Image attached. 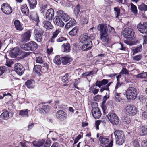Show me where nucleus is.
<instances>
[{
  "label": "nucleus",
  "mask_w": 147,
  "mask_h": 147,
  "mask_svg": "<svg viewBox=\"0 0 147 147\" xmlns=\"http://www.w3.org/2000/svg\"><path fill=\"white\" fill-rule=\"evenodd\" d=\"M97 29L100 31V39L101 40L105 43H108L109 41V39L107 24H100L97 26Z\"/></svg>",
  "instance_id": "f257e3e1"
},
{
  "label": "nucleus",
  "mask_w": 147,
  "mask_h": 147,
  "mask_svg": "<svg viewBox=\"0 0 147 147\" xmlns=\"http://www.w3.org/2000/svg\"><path fill=\"white\" fill-rule=\"evenodd\" d=\"M80 42L83 44L82 49L84 51L90 49L92 47V41L89 40L88 35L87 33L83 34L79 38Z\"/></svg>",
  "instance_id": "f03ea898"
},
{
  "label": "nucleus",
  "mask_w": 147,
  "mask_h": 147,
  "mask_svg": "<svg viewBox=\"0 0 147 147\" xmlns=\"http://www.w3.org/2000/svg\"><path fill=\"white\" fill-rule=\"evenodd\" d=\"M114 134L116 138V144L119 145H122L125 139L123 131L121 130H116L114 131Z\"/></svg>",
  "instance_id": "7ed1b4c3"
},
{
  "label": "nucleus",
  "mask_w": 147,
  "mask_h": 147,
  "mask_svg": "<svg viewBox=\"0 0 147 147\" xmlns=\"http://www.w3.org/2000/svg\"><path fill=\"white\" fill-rule=\"evenodd\" d=\"M126 96L128 99L134 100L137 97L138 90L135 88L131 87L128 88L126 90Z\"/></svg>",
  "instance_id": "20e7f679"
},
{
  "label": "nucleus",
  "mask_w": 147,
  "mask_h": 147,
  "mask_svg": "<svg viewBox=\"0 0 147 147\" xmlns=\"http://www.w3.org/2000/svg\"><path fill=\"white\" fill-rule=\"evenodd\" d=\"M20 47L23 50L26 51H33L36 50L38 48L37 44L34 41H31L30 42L21 45Z\"/></svg>",
  "instance_id": "39448f33"
},
{
  "label": "nucleus",
  "mask_w": 147,
  "mask_h": 147,
  "mask_svg": "<svg viewBox=\"0 0 147 147\" xmlns=\"http://www.w3.org/2000/svg\"><path fill=\"white\" fill-rule=\"evenodd\" d=\"M124 111L128 115L133 116L137 113V109L134 106L128 105L125 107Z\"/></svg>",
  "instance_id": "423d86ee"
},
{
  "label": "nucleus",
  "mask_w": 147,
  "mask_h": 147,
  "mask_svg": "<svg viewBox=\"0 0 147 147\" xmlns=\"http://www.w3.org/2000/svg\"><path fill=\"white\" fill-rule=\"evenodd\" d=\"M108 117L109 120L112 123L117 125L119 123V119L113 111L109 112L108 115Z\"/></svg>",
  "instance_id": "0eeeda50"
},
{
  "label": "nucleus",
  "mask_w": 147,
  "mask_h": 147,
  "mask_svg": "<svg viewBox=\"0 0 147 147\" xmlns=\"http://www.w3.org/2000/svg\"><path fill=\"white\" fill-rule=\"evenodd\" d=\"M123 36L126 38H131L134 37V32L131 28H126L123 32Z\"/></svg>",
  "instance_id": "6e6552de"
},
{
  "label": "nucleus",
  "mask_w": 147,
  "mask_h": 147,
  "mask_svg": "<svg viewBox=\"0 0 147 147\" xmlns=\"http://www.w3.org/2000/svg\"><path fill=\"white\" fill-rule=\"evenodd\" d=\"M137 28L140 33L147 34V22H144L142 24L140 23L137 25Z\"/></svg>",
  "instance_id": "1a4fd4ad"
},
{
  "label": "nucleus",
  "mask_w": 147,
  "mask_h": 147,
  "mask_svg": "<svg viewBox=\"0 0 147 147\" xmlns=\"http://www.w3.org/2000/svg\"><path fill=\"white\" fill-rule=\"evenodd\" d=\"M1 8L3 12L6 14H9L12 11L11 7L7 3L3 4L1 5Z\"/></svg>",
  "instance_id": "9d476101"
},
{
  "label": "nucleus",
  "mask_w": 147,
  "mask_h": 147,
  "mask_svg": "<svg viewBox=\"0 0 147 147\" xmlns=\"http://www.w3.org/2000/svg\"><path fill=\"white\" fill-rule=\"evenodd\" d=\"M14 69L16 73L20 76L22 75L25 70L23 66L20 63L15 64Z\"/></svg>",
  "instance_id": "9b49d317"
},
{
  "label": "nucleus",
  "mask_w": 147,
  "mask_h": 147,
  "mask_svg": "<svg viewBox=\"0 0 147 147\" xmlns=\"http://www.w3.org/2000/svg\"><path fill=\"white\" fill-rule=\"evenodd\" d=\"M56 117L58 119L63 121L67 117V114L63 110H59L56 113Z\"/></svg>",
  "instance_id": "f8f14e48"
},
{
  "label": "nucleus",
  "mask_w": 147,
  "mask_h": 147,
  "mask_svg": "<svg viewBox=\"0 0 147 147\" xmlns=\"http://www.w3.org/2000/svg\"><path fill=\"white\" fill-rule=\"evenodd\" d=\"M35 39L38 42H41L42 40L43 32L42 30L39 29L35 31Z\"/></svg>",
  "instance_id": "ddd939ff"
},
{
  "label": "nucleus",
  "mask_w": 147,
  "mask_h": 147,
  "mask_svg": "<svg viewBox=\"0 0 147 147\" xmlns=\"http://www.w3.org/2000/svg\"><path fill=\"white\" fill-rule=\"evenodd\" d=\"M92 113L93 116L96 119L99 118L101 115L100 110L98 107H94L92 110Z\"/></svg>",
  "instance_id": "4468645a"
},
{
  "label": "nucleus",
  "mask_w": 147,
  "mask_h": 147,
  "mask_svg": "<svg viewBox=\"0 0 147 147\" xmlns=\"http://www.w3.org/2000/svg\"><path fill=\"white\" fill-rule=\"evenodd\" d=\"M31 36V32L30 30H28L21 36V41L22 42H26L30 40Z\"/></svg>",
  "instance_id": "2eb2a0df"
},
{
  "label": "nucleus",
  "mask_w": 147,
  "mask_h": 147,
  "mask_svg": "<svg viewBox=\"0 0 147 147\" xmlns=\"http://www.w3.org/2000/svg\"><path fill=\"white\" fill-rule=\"evenodd\" d=\"M13 112L10 111L9 112L7 111H4L0 115V117L3 118L4 120H7L10 117L13 116Z\"/></svg>",
  "instance_id": "dca6fc26"
},
{
  "label": "nucleus",
  "mask_w": 147,
  "mask_h": 147,
  "mask_svg": "<svg viewBox=\"0 0 147 147\" xmlns=\"http://www.w3.org/2000/svg\"><path fill=\"white\" fill-rule=\"evenodd\" d=\"M54 11L52 8L49 9L46 13V18L47 20H51L54 16Z\"/></svg>",
  "instance_id": "f3484780"
},
{
  "label": "nucleus",
  "mask_w": 147,
  "mask_h": 147,
  "mask_svg": "<svg viewBox=\"0 0 147 147\" xmlns=\"http://www.w3.org/2000/svg\"><path fill=\"white\" fill-rule=\"evenodd\" d=\"M30 110L26 109L19 111V115L21 117H27L29 116V113Z\"/></svg>",
  "instance_id": "a211bd4d"
},
{
  "label": "nucleus",
  "mask_w": 147,
  "mask_h": 147,
  "mask_svg": "<svg viewBox=\"0 0 147 147\" xmlns=\"http://www.w3.org/2000/svg\"><path fill=\"white\" fill-rule=\"evenodd\" d=\"M31 18L34 22H36V24L37 26H38V24L39 22V18L36 12H33L31 13L30 14Z\"/></svg>",
  "instance_id": "6ab92c4d"
},
{
  "label": "nucleus",
  "mask_w": 147,
  "mask_h": 147,
  "mask_svg": "<svg viewBox=\"0 0 147 147\" xmlns=\"http://www.w3.org/2000/svg\"><path fill=\"white\" fill-rule=\"evenodd\" d=\"M58 15L62 18L65 22L68 21L70 19L69 16L67 14L64 13L62 10L57 11Z\"/></svg>",
  "instance_id": "aec40b11"
},
{
  "label": "nucleus",
  "mask_w": 147,
  "mask_h": 147,
  "mask_svg": "<svg viewBox=\"0 0 147 147\" xmlns=\"http://www.w3.org/2000/svg\"><path fill=\"white\" fill-rule=\"evenodd\" d=\"M55 24L60 27H63L64 25V23L58 16H56L53 20Z\"/></svg>",
  "instance_id": "412c9836"
},
{
  "label": "nucleus",
  "mask_w": 147,
  "mask_h": 147,
  "mask_svg": "<svg viewBox=\"0 0 147 147\" xmlns=\"http://www.w3.org/2000/svg\"><path fill=\"white\" fill-rule=\"evenodd\" d=\"M61 32L60 29H57L53 33L52 36L50 39V41L52 43H53L56 40V38L57 37L58 34Z\"/></svg>",
  "instance_id": "4be33fe9"
},
{
  "label": "nucleus",
  "mask_w": 147,
  "mask_h": 147,
  "mask_svg": "<svg viewBox=\"0 0 147 147\" xmlns=\"http://www.w3.org/2000/svg\"><path fill=\"white\" fill-rule=\"evenodd\" d=\"M109 81V80H108L104 79L101 81H97L95 84L96 86L100 88L101 86L105 85Z\"/></svg>",
  "instance_id": "5701e85b"
},
{
  "label": "nucleus",
  "mask_w": 147,
  "mask_h": 147,
  "mask_svg": "<svg viewBox=\"0 0 147 147\" xmlns=\"http://www.w3.org/2000/svg\"><path fill=\"white\" fill-rule=\"evenodd\" d=\"M35 82L33 80H28L25 82V84L27 88L29 89H32L34 87Z\"/></svg>",
  "instance_id": "b1692460"
},
{
  "label": "nucleus",
  "mask_w": 147,
  "mask_h": 147,
  "mask_svg": "<svg viewBox=\"0 0 147 147\" xmlns=\"http://www.w3.org/2000/svg\"><path fill=\"white\" fill-rule=\"evenodd\" d=\"M61 61L63 65H65L71 62L72 61V59L71 57L68 56L63 57H62Z\"/></svg>",
  "instance_id": "393cba45"
},
{
  "label": "nucleus",
  "mask_w": 147,
  "mask_h": 147,
  "mask_svg": "<svg viewBox=\"0 0 147 147\" xmlns=\"http://www.w3.org/2000/svg\"><path fill=\"white\" fill-rule=\"evenodd\" d=\"M45 140H41L38 141H36L33 142V144L34 146L36 147H40L43 145Z\"/></svg>",
  "instance_id": "a878e982"
},
{
  "label": "nucleus",
  "mask_w": 147,
  "mask_h": 147,
  "mask_svg": "<svg viewBox=\"0 0 147 147\" xmlns=\"http://www.w3.org/2000/svg\"><path fill=\"white\" fill-rule=\"evenodd\" d=\"M99 141L101 144H107L109 142L108 138L103 136H100L99 138Z\"/></svg>",
  "instance_id": "bb28decb"
},
{
  "label": "nucleus",
  "mask_w": 147,
  "mask_h": 147,
  "mask_svg": "<svg viewBox=\"0 0 147 147\" xmlns=\"http://www.w3.org/2000/svg\"><path fill=\"white\" fill-rule=\"evenodd\" d=\"M30 7L31 9H34L37 4L36 0H28Z\"/></svg>",
  "instance_id": "cd10ccee"
},
{
  "label": "nucleus",
  "mask_w": 147,
  "mask_h": 147,
  "mask_svg": "<svg viewBox=\"0 0 147 147\" xmlns=\"http://www.w3.org/2000/svg\"><path fill=\"white\" fill-rule=\"evenodd\" d=\"M21 10L23 14H27L29 13V9L26 4H24L21 6Z\"/></svg>",
  "instance_id": "c85d7f7f"
},
{
  "label": "nucleus",
  "mask_w": 147,
  "mask_h": 147,
  "mask_svg": "<svg viewBox=\"0 0 147 147\" xmlns=\"http://www.w3.org/2000/svg\"><path fill=\"white\" fill-rule=\"evenodd\" d=\"M96 84H93L90 88L89 91L94 94H97L98 92L99 89H96Z\"/></svg>",
  "instance_id": "c756f323"
},
{
  "label": "nucleus",
  "mask_w": 147,
  "mask_h": 147,
  "mask_svg": "<svg viewBox=\"0 0 147 147\" xmlns=\"http://www.w3.org/2000/svg\"><path fill=\"white\" fill-rule=\"evenodd\" d=\"M41 66L40 65H36L34 66L33 71L39 75L41 74Z\"/></svg>",
  "instance_id": "7c9ffc66"
},
{
  "label": "nucleus",
  "mask_w": 147,
  "mask_h": 147,
  "mask_svg": "<svg viewBox=\"0 0 147 147\" xmlns=\"http://www.w3.org/2000/svg\"><path fill=\"white\" fill-rule=\"evenodd\" d=\"M76 23V21L74 19H71V20L66 25L65 27L66 29H68L70 27H72L74 26Z\"/></svg>",
  "instance_id": "2f4dec72"
},
{
  "label": "nucleus",
  "mask_w": 147,
  "mask_h": 147,
  "mask_svg": "<svg viewBox=\"0 0 147 147\" xmlns=\"http://www.w3.org/2000/svg\"><path fill=\"white\" fill-rule=\"evenodd\" d=\"M140 134L141 136L147 134V127H146L142 126L140 129Z\"/></svg>",
  "instance_id": "473e14b6"
},
{
  "label": "nucleus",
  "mask_w": 147,
  "mask_h": 147,
  "mask_svg": "<svg viewBox=\"0 0 147 147\" xmlns=\"http://www.w3.org/2000/svg\"><path fill=\"white\" fill-rule=\"evenodd\" d=\"M44 27L45 28L47 29H52L53 28V26L51 23L48 21H45L43 23Z\"/></svg>",
  "instance_id": "72a5a7b5"
},
{
  "label": "nucleus",
  "mask_w": 147,
  "mask_h": 147,
  "mask_svg": "<svg viewBox=\"0 0 147 147\" xmlns=\"http://www.w3.org/2000/svg\"><path fill=\"white\" fill-rule=\"evenodd\" d=\"M61 58L62 57L59 56H56L53 60L54 62L57 65L60 64L62 62Z\"/></svg>",
  "instance_id": "f704fd0d"
},
{
  "label": "nucleus",
  "mask_w": 147,
  "mask_h": 147,
  "mask_svg": "<svg viewBox=\"0 0 147 147\" xmlns=\"http://www.w3.org/2000/svg\"><path fill=\"white\" fill-rule=\"evenodd\" d=\"M12 53L16 57L17 55H20L21 53V52L20 50L18 47H16L13 49Z\"/></svg>",
  "instance_id": "c9c22d12"
},
{
  "label": "nucleus",
  "mask_w": 147,
  "mask_h": 147,
  "mask_svg": "<svg viewBox=\"0 0 147 147\" xmlns=\"http://www.w3.org/2000/svg\"><path fill=\"white\" fill-rule=\"evenodd\" d=\"M14 25L16 29L19 30H22V28L20 24L19 21L16 20L14 22Z\"/></svg>",
  "instance_id": "e433bc0d"
},
{
  "label": "nucleus",
  "mask_w": 147,
  "mask_h": 147,
  "mask_svg": "<svg viewBox=\"0 0 147 147\" xmlns=\"http://www.w3.org/2000/svg\"><path fill=\"white\" fill-rule=\"evenodd\" d=\"M62 47L64 48V51L68 52L70 51V45L68 43L63 44L62 45Z\"/></svg>",
  "instance_id": "4c0bfd02"
},
{
  "label": "nucleus",
  "mask_w": 147,
  "mask_h": 147,
  "mask_svg": "<svg viewBox=\"0 0 147 147\" xmlns=\"http://www.w3.org/2000/svg\"><path fill=\"white\" fill-rule=\"evenodd\" d=\"M121 119L123 122L126 124H129L131 121L130 118L127 116H123L122 117Z\"/></svg>",
  "instance_id": "58836bf2"
},
{
  "label": "nucleus",
  "mask_w": 147,
  "mask_h": 147,
  "mask_svg": "<svg viewBox=\"0 0 147 147\" xmlns=\"http://www.w3.org/2000/svg\"><path fill=\"white\" fill-rule=\"evenodd\" d=\"M115 92V100L117 102H120L122 99L120 95L121 94L117 92L116 91L114 92Z\"/></svg>",
  "instance_id": "ea45409f"
},
{
  "label": "nucleus",
  "mask_w": 147,
  "mask_h": 147,
  "mask_svg": "<svg viewBox=\"0 0 147 147\" xmlns=\"http://www.w3.org/2000/svg\"><path fill=\"white\" fill-rule=\"evenodd\" d=\"M130 6L131 12L134 14H137L138 11L137 7L132 3H131Z\"/></svg>",
  "instance_id": "a19ab883"
},
{
  "label": "nucleus",
  "mask_w": 147,
  "mask_h": 147,
  "mask_svg": "<svg viewBox=\"0 0 147 147\" xmlns=\"http://www.w3.org/2000/svg\"><path fill=\"white\" fill-rule=\"evenodd\" d=\"M80 11V5L79 4H78L76 7H75L74 10V13L76 16V17H78L79 13Z\"/></svg>",
  "instance_id": "79ce46f5"
},
{
  "label": "nucleus",
  "mask_w": 147,
  "mask_h": 147,
  "mask_svg": "<svg viewBox=\"0 0 147 147\" xmlns=\"http://www.w3.org/2000/svg\"><path fill=\"white\" fill-rule=\"evenodd\" d=\"M77 31L78 29L76 27H75L69 32V34L72 36H74L76 34Z\"/></svg>",
  "instance_id": "37998d69"
},
{
  "label": "nucleus",
  "mask_w": 147,
  "mask_h": 147,
  "mask_svg": "<svg viewBox=\"0 0 147 147\" xmlns=\"http://www.w3.org/2000/svg\"><path fill=\"white\" fill-rule=\"evenodd\" d=\"M138 9L141 11L147 10V5L144 3H142L138 5Z\"/></svg>",
  "instance_id": "c03bdc74"
},
{
  "label": "nucleus",
  "mask_w": 147,
  "mask_h": 147,
  "mask_svg": "<svg viewBox=\"0 0 147 147\" xmlns=\"http://www.w3.org/2000/svg\"><path fill=\"white\" fill-rule=\"evenodd\" d=\"M39 107H42L43 109H44V111L45 112H48L49 110V107L47 105L40 104L39 105Z\"/></svg>",
  "instance_id": "a18cd8bd"
},
{
  "label": "nucleus",
  "mask_w": 147,
  "mask_h": 147,
  "mask_svg": "<svg viewBox=\"0 0 147 147\" xmlns=\"http://www.w3.org/2000/svg\"><path fill=\"white\" fill-rule=\"evenodd\" d=\"M93 71H89L86 72L82 74L81 75L82 77H85L86 76H89L92 75L93 74Z\"/></svg>",
  "instance_id": "49530a36"
},
{
  "label": "nucleus",
  "mask_w": 147,
  "mask_h": 147,
  "mask_svg": "<svg viewBox=\"0 0 147 147\" xmlns=\"http://www.w3.org/2000/svg\"><path fill=\"white\" fill-rule=\"evenodd\" d=\"M136 77L138 78H145L147 77V73L144 72L138 74L136 75Z\"/></svg>",
  "instance_id": "de8ad7c7"
},
{
  "label": "nucleus",
  "mask_w": 147,
  "mask_h": 147,
  "mask_svg": "<svg viewBox=\"0 0 147 147\" xmlns=\"http://www.w3.org/2000/svg\"><path fill=\"white\" fill-rule=\"evenodd\" d=\"M115 11V14L116 18H118L120 15V10L119 8L118 7H115L114 8Z\"/></svg>",
  "instance_id": "09e8293b"
},
{
  "label": "nucleus",
  "mask_w": 147,
  "mask_h": 147,
  "mask_svg": "<svg viewBox=\"0 0 147 147\" xmlns=\"http://www.w3.org/2000/svg\"><path fill=\"white\" fill-rule=\"evenodd\" d=\"M13 61L12 60L8 59L6 58V65L9 67H11V65L13 64Z\"/></svg>",
  "instance_id": "8fccbe9b"
},
{
  "label": "nucleus",
  "mask_w": 147,
  "mask_h": 147,
  "mask_svg": "<svg viewBox=\"0 0 147 147\" xmlns=\"http://www.w3.org/2000/svg\"><path fill=\"white\" fill-rule=\"evenodd\" d=\"M142 48V47L141 46L135 48L133 50V54H135L138 52H140Z\"/></svg>",
  "instance_id": "3c124183"
},
{
  "label": "nucleus",
  "mask_w": 147,
  "mask_h": 147,
  "mask_svg": "<svg viewBox=\"0 0 147 147\" xmlns=\"http://www.w3.org/2000/svg\"><path fill=\"white\" fill-rule=\"evenodd\" d=\"M36 61L37 63L40 64H42L43 62L42 57H36Z\"/></svg>",
  "instance_id": "603ef678"
},
{
  "label": "nucleus",
  "mask_w": 147,
  "mask_h": 147,
  "mask_svg": "<svg viewBox=\"0 0 147 147\" xmlns=\"http://www.w3.org/2000/svg\"><path fill=\"white\" fill-rule=\"evenodd\" d=\"M132 145L134 147H139L140 145L138 141L135 140L132 142Z\"/></svg>",
  "instance_id": "864d4df0"
},
{
  "label": "nucleus",
  "mask_w": 147,
  "mask_h": 147,
  "mask_svg": "<svg viewBox=\"0 0 147 147\" xmlns=\"http://www.w3.org/2000/svg\"><path fill=\"white\" fill-rule=\"evenodd\" d=\"M31 53V52H23L22 54V58H24L30 55Z\"/></svg>",
  "instance_id": "5fc2aeb1"
},
{
  "label": "nucleus",
  "mask_w": 147,
  "mask_h": 147,
  "mask_svg": "<svg viewBox=\"0 0 147 147\" xmlns=\"http://www.w3.org/2000/svg\"><path fill=\"white\" fill-rule=\"evenodd\" d=\"M119 49L121 50H125L126 49V47H124L123 45L121 43H119L118 45Z\"/></svg>",
  "instance_id": "6e6d98bb"
},
{
  "label": "nucleus",
  "mask_w": 147,
  "mask_h": 147,
  "mask_svg": "<svg viewBox=\"0 0 147 147\" xmlns=\"http://www.w3.org/2000/svg\"><path fill=\"white\" fill-rule=\"evenodd\" d=\"M68 74H66L65 75L62 77V80L63 82H65L68 80Z\"/></svg>",
  "instance_id": "4d7b16f0"
},
{
  "label": "nucleus",
  "mask_w": 147,
  "mask_h": 147,
  "mask_svg": "<svg viewBox=\"0 0 147 147\" xmlns=\"http://www.w3.org/2000/svg\"><path fill=\"white\" fill-rule=\"evenodd\" d=\"M83 17L82 16L81 20H80L81 22L84 24H86L88 23V17L83 18Z\"/></svg>",
  "instance_id": "13d9d810"
},
{
  "label": "nucleus",
  "mask_w": 147,
  "mask_h": 147,
  "mask_svg": "<svg viewBox=\"0 0 147 147\" xmlns=\"http://www.w3.org/2000/svg\"><path fill=\"white\" fill-rule=\"evenodd\" d=\"M51 144V141L49 140H47L44 145V147H49Z\"/></svg>",
  "instance_id": "bf43d9fd"
},
{
  "label": "nucleus",
  "mask_w": 147,
  "mask_h": 147,
  "mask_svg": "<svg viewBox=\"0 0 147 147\" xmlns=\"http://www.w3.org/2000/svg\"><path fill=\"white\" fill-rule=\"evenodd\" d=\"M108 28L110 32H111L113 35H114L115 34V31L114 28L110 26H108Z\"/></svg>",
  "instance_id": "052dcab7"
},
{
  "label": "nucleus",
  "mask_w": 147,
  "mask_h": 147,
  "mask_svg": "<svg viewBox=\"0 0 147 147\" xmlns=\"http://www.w3.org/2000/svg\"><path fill=\"white\" fill-rule=\"evenodd\" d=\"M142 56L141 55H138L135 56L134 57V59L136 61H138L141 58Z\"/></svg>",
  "instance_id": "680f3d73"
},
{
  "label": "nucleus",
  "mask_w": 147,
  "mask_h": 147,
  "mask_svg": "<svg viewBox=\"0 0 147 147\" xmlns=\"http://www.w3.org/2000/svg\"><path fill=\"white\" fill-rule=\"evenodd\" d=\"M66 40V38L64 37H62L59 38L56 40V41L57 42H61L63 41Z\"/></svg>",
  "instance_id": "e2e57ef3"
},
{
  "label": "nucleus",
  "mask_w": 147,
  "mask_h": 147,
  "mask_svg": "<svg viewBox=\"0 0 147 147\" xmlns=\"http://www.w3.org/2000/svg\"><path fill=\"white\" fill-rule=\"evenodd\" d=\"M141 146L142 147H147V141L145 140H143L142 142Z\"/></svg>",
  "instance_id": "0e129e2a"
},
{
  "label": "nucleus",
  "mask_w": 147,
  "mask_h": 147,
  "mask_svg": "<svg viewBox=\"0 0 147 147\" xmlns=\"http://www.w3.org/2000/svg\"><path fill=\"white\" fill-rule=\"evenodd\" d=\"M139 99L140 102H144L146 100L145 98L142 95L139 96Z\"/></svg>",
  "instance_id": "69168bd1"
},
{
  "label": "nucleus",
  "mask_w": 147,
  "mask_h": 147,
  "mask_svg": "<svg viewBox=\"0 0 147 147\" xmlns=\"http://www.w3.org/2000/svg\"><path fill=\"white\" fill-rule=\"evenodd\" d=\"M95 35L94 34H91L88 36V38L89 40L91 41L92 40H93L95 38Z\"/></svg>",
  "instance_id": "338daca9"
},
{
  "label": "nucleus",
  "mask_w": 147,
  "mask_h": 147,
  "mask_svg": "<svg viewBox=\"0 0 147 147\" xmlns=\"http://www.w3.org/2000/svg\"><path fill=\"white\" fill-rule=\"evenodd\" d=\"M143 119H145L147 118V111L143 112L142 114Z\"/></svg>",
  "instance_id": "774afa93"
}]
</instances>
